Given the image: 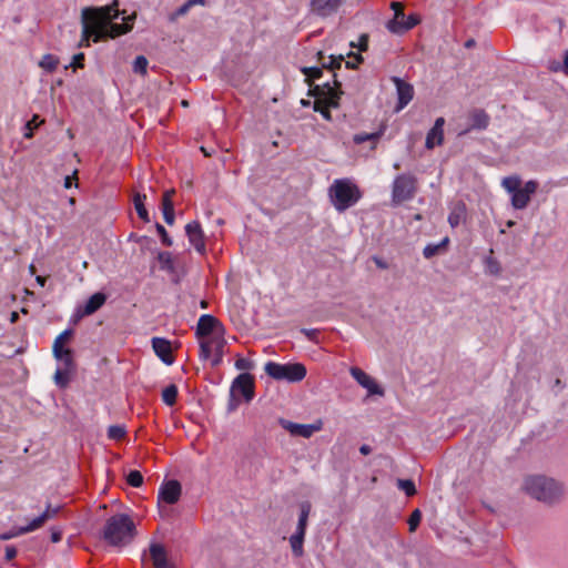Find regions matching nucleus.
I'll use <instances>...</instances> for the list:
<instances>
[{
    "mask_svg": "<svg viewBox=\"0 0 568 568\" xmlns=\"http://www.w3.org/2000/svg\"><path fill=\"white\" fill-rule=\"evenodd\" d=\"M235 367L240 371H250L253 368V362L244 357H237Z\"/></svg>",
    "mask_w": 568,
    "mask_h": 568,
    "instance_id": "nucleus-46",
    "label": "nucleus"
},
{
    "mask_svg": "<svg viewBox=\"0 0 568 568\" xmlns=\"http://www.w3.org/2000/svg\"><path fill=\"white\" fill-rule=\"evenodd\" d=\"M195 4H204V0H187L184 4H182L172 16L171 20L174 21L179 17H182L189 12V10Z\"/></svg>",
    "mask_w": 568,
    "mask_h": 568,
    "instance_id": "nucleus-34",
    "label": "nucleus"
},
{
    "mask_svg": "<svg viewBox=\"0 0 568 568\" xmlns=\"http://www.w3.org/2000/svg\"><path fill=\"white\" fill-rule=\"evenodd\" d=\"M164 221L172 225L174 222V206H162Z\"/></svg>",
    "mask_w": 568,
    "mask_h": 568,
    "instance_id": "nucleus-47",
    "label": "nucleus"
},
{
    "mask_svg": "<svg viewBox=\"0 0 568 568\" xmlns=\"http://www.w3.org/2000/svg\"><path fill=\"white\" fill-rule=\"evenodd\" d=\"M489 118L483 110H474L468 114V125L462 130L459 134L467 132L470 129H485L488 125Z\"/></svg>",
    "mask_w": 568,
    "mask_h": 568,
    "instance_id": "nucleus-21",
    "label": "nucleus"
},
{
    "mask_svg": "<svg viewBox=\"0 0 568 568\" xmlns=\"http://www.w3.org/2000/svg\"><path fill=\"white\" fill-rule=\"evenodd\" d=\"M352 377L371 395H383V389L377 385V383L367 375L364 371L358 367H352L349 371Z\"/></svg>",
    "mask_w": 568,
    "mask_h": 568,
    "instance_id": "nucleus-16",
    "label": "nucleus"
},
{
    "mask_svg": "<svg viewBox=\"0 0 568 568\" xmlns=\"http://www.w3.org/2000/svg\"><path fill=\"white\" fill-rule=\"evenodd\" d=\"M374 262H375L376 266L382 268V270H385V268L388 267L387 263L384 262L383 260L378 258V257H374Z\"/></svg>",
    "mask_w": 568,
    "mask_h": 568,
    "instance_id": "nucleus-60",
    "label": "nucleus"
},
{
    "mask_svg": "<svg viewBox=\"0 0 568 568\" xmlns=\"http://www.w3.org/2000/svg\"><path fill=\"white\" fill-rule=\"evenodd\" d=\"M47 520H48V515L41 514L40 516H38L33 520H31L27 526L19 527L18 534L26 535V534L32 532V531L41 528L45 524Z\"/></svg>",
    "mask_w": 568,
    "mask_h": 568,
    "instance_id": "nucleus-30",
    "label": "nucleus"
},
{
    "mask_svg": "<svg viewBox=\"0 0 568 568\" xmlns=\"http://www.w3.org/2000/svg\"><path fill=\"white\" fill-rule=\"evenodd\" d=\"M145 201H146L145 194L136 193L133 197L134 207H135V211H136L139 217L141 220H143L144 222H149L150 217H149L148 210L145 209V205H144Z\"/></svg>",
    "mask_w": 568,
    "mask_h": 568,
    "instance_id": "nucleus-27",
    "label": "nucleus"
},
{
    "mask_svg": "<svg viewBox=\"0 0 568 568\" xmlns=\"http://www.w3.org/2000/svg\"><path fill=\"white\" fill-rule=\"evenodd\" d=\"M36 281L40 286H44L45 284V278L43 276H37Z\"/></svg>",
    "mask_w": 568,
    "mask_h": 568,
    "instance_id": "nucleus-64",
    "label": "nucleus"
},
{
    "mask_svg": "<svg viewBox=\"0 0 568 568\" xmlns=\"http://www.w3.org/2000/svg\"><path fill=\"white\" fill-rule=\"evenodd\" d=\"M40 123H42V121L39 120L38 115H34L30 121L26 123L23 136L26 139H31L33 135V130L37 129Z\"/></svg>",
    "mask_w": 568,
    "mask_h": 568,
    "instance_id": "nucleus-38",
    "label": "nucleus"
},
{
    "mask_svg": "<svg viewBox=\"0 0 568 568\" xmlns=\"http://www.w3.org/2000/svg\"><path fill=\"white\" fill-rule=\"evenodd\" d=\"M344 0H312V11L318 16L327 17L341 7Z\"/></svg>",
    "mask_w": 568,
    "mask_h": 568,
    "instance_id": "nucleus-19",
    "label": "nucleus"
},
{
    "mask_svg": "<svg viewBox=\"0 0 568 568\" xmlns=\"http://www.w3.org/2000/svg\"><path fill=\"white\" fill-rule=\"evenodd\" d=\"M444 125L445 119L438 118L434 126L429 130L425 142H443L444 141Z\"/></svg>",
    "mask_w": 568,
    "mask_h": 568,
    "instance_id": "nucleus-25",
    "label": "nucleus"
},
{
    "mask_svg": "<svg viewBox=\"0 0 568 568\" xmlns=\"http://www.w3.org/2000/svg\"><path fill=\"white\" fill-rule=\"evenodd\" d=\"M83 61H84V53H78L73 57V61H72L71 65L74 69L83 68Z\"/></svg>",
    "mask_w": 568,
    "mask_h": 568,
    "instance_id": "nucleus-51",
    "label": "nucleus"
},
{
    "mask_svg": "<svg viewBox=\"0 0 568 568\" xmlns=\"http://www.w3.org/2000/svg\"><path fill=\"white\" fill-rule=\"evenodd\" d=\"M390 8L394 10V18L388 21L387 29L392 33H404L420 22V18L417 14H409L407 21L404 22V6L400 2H392Z\"/></svg>",
    "mask_w": 568,
    "mask_h": 568,
    "instance_id": "nucleus-10",
    "label": "nucleus"
},
{
    "mask_svg": "<svg viewBox=\"0 0 568 568\" xmlns=\"http://www.w3.org/2000/svg\"><path fill=\"white\" fill-rule=\"evenodd\" d=\"M62 538V534L60 530L58 529H52L51 530V540L52 542H59Z\"/></svg>",
    "mask_w": 568,
    "mask_h": 568,
    "instance_id": "nucleus-55",
    "label": "nucleus"
},
{
    "mask_svg": "<svg viewBox=\"0 0 568 568\" xmlns=\"http://www.w3.org/2000/svg\"><path fill=\"white\" fill-rule=\"evenodd\" d=\"M302 72L306 75V80L308 82L320 79L323 74V70L321 68H304Z\"/></svg>",
    "mask_w": 568,
    "mask_h": 568,
    "instance_id": "nucleus-43",
    "label": "nucleus"
},
{
    "mask_svg": "<svg viewBox=\"0 0 568 568\" xmlns=\"http://www.w3.org/2000/svg\"><path fill=\"white\" fill-rule=\"evenodd\" d=\"M371 447L368 445H362L361 448H359V452L363 454V455H368L371 453Z\"/></svg>",
    "mask_w": 568,
    "mask_h": 568,
    "instance_id": "nucleus-61",
    "label": "nucleus"
},
{
    "mask_svg": "<svg viewBox=\"0 0 568 568\" xmlns=\"http://www.w3.org/2000/svg\"><path fill=\"white\" fill-rule=\"evenodd\" d=\"M146 68H148L146 58L143 55L136 57V59L134 60V63H133V71L135 73H140V74L144 75L146 73Z\"/></svg>",
    "mask_w": 568,
    "mask_h": 568,
    "instance_id": "nucleus-41",
    "label": "nucleus"
},
{
    "mask_svg": "<svg viewBox=\"0 0 568 568\" xmlns=\"http://www.w3.org/2000/svg\"><path fill=\"white\" fill-rule=\"evenodd\" d=\"M201 348V356L211 361L212 366H217L222 363L224 348L226 346L225 329L212 336L199 341Z\"/></svg>",
    "mask_w": 568,
    "mask_h": 568,
    "instance_id": "nucleus-8",
    "label": "nucleus"
},
{
    "mask_svg": "<svg viewBox=\"0 0 568 568\" xmlns=\"http://www.w3.org/2000/svg\"><path fill=\"white\" fill-rule=\"evenodd\" d=\"M126 481L132 487H140L143 484V476L138 470H131L126 476Z\"/></svg>",
    "mask_w": 568,
    "mask_h": 568,
    "instance_id": "nucleus-39",
    "label": "nucleus"
},
{
    "mask_svg": "<svg viewBox=\"0 0 568 568\" xmlns=\"http://www.w3.org/2000/svg\"><path fill=\"white\" fill-rule=\"evenodd\" d=\"M420 520H422V513L419 509H415L409 518H408V527H409V531L413 532L416 530V528L418 527V525L420 524Z\"/></svg>",
    "mask_w": 568,
    "mask_h": 568,
    "instance_id": "nucleus-42",
    "label": "nucleus"
},
{
    "mask_svg": "<svg viewBox=\"0 0 568 568\" xmlns=\"http://www.w3.org/2000/svg\"><path fill=\"white\" fill-rule=\"evenodd\" d=\"M331 203L338 212L355 205L362 197L359 187L349 179H337L328 189Z\"/></svg>",
    "mask_w": 568,
    "mask_h": 568,
    "instance_id": "nucleus-4",
    "label": "nucleus"
},
{
    "mask_svg": "<svg viewBox=\"0 0 568 568\" xmlns=\"http://www.w3.org/2000/svg\"><path fill=\"white\" fill-rule=\"evenodd\" d=\"M74 371H67L64 368L57 367L55 373L53 375V381L57 386L60 388H65L71 379L72 374Z\"/></svg>",
    "mask_w": 568,
    "mask_h": 568,
    "instance_id": "nucleus-28",
    "label": "nucleus"
},
{
    "mask_svg": "<svg viewBox=\"0 0 568 568\" xmlns=\"http://www.w3.org/2000/svg\"><path fill=\"white\" fill-rule=\"evenodd\" d=\"M135 526L132 519L124 514L110 517L103 528L104 540L114 547L124 546L134 538Z\"/></svg>",
    "mask_w": 568,
    "mask_h": 568,
    "instance_id": "nucleus-3",
    "label": "nucleus"
},
{
    "mask_svg": "<svg viewBox=\"0 0 568 568\" xmlns=\"http://www.w3.org/2000/svg\"><path fill=\"white\" fill-rule=\"evenodd\" d=\"M77 173H78V171H77V170H74V171H73V173H72L71 175H67V176L64 178V183H63V185H64V187H65V189H70V187L72 186L73 180H75V179H77Z\"/></svg>",
    "mask_w": 568,
    "mask_h": 568,
    "instance_id": "nucleus-54",
    "label": "nucleus"
},
{
    "mask_svg": "<svg viewBox=\"0 0 568 568\" xmlns=\"http://www.w3.org/2000/svg\"><path fill=\"white\" fill-rule=\"evenodd\" d=\"M174 193H175L174 190H168L164 192L163 197H162V206H172L173 205L172 196Z\"/></svg>",
    "mask_w": 568,
    "mask_h": 568,
    "instance_id": "nucleus-49",
    "label": "nucleus"
},
{
    "mask_svg": "<svg viewBox=\"0 0 568 568\" xmlns=\"http://www.w3.org/2000/svg\"><path fill=\"white\" fill-rule=\"evenodd\" d=\"M224 329V326L217 318L212 315L204 314L197 321L196 336L199 341H201L202 338L212 336Z\"/></svg>",
    "mask_w": 568,
    "mask_h": 568,
    "instance_id": "nucleus-14",
    "label": "nucleus"
},
{
    "mask_svg": "<svg viewBox=\"0 0 568 568\" xmlns=\"http://www.w3.org/2000/svg\"><path fill=\"white\" fill-rule=\"evenodd\" d=\"M152 347L154 353L162 359L163 363L171 365L174 362L171 343L168 339L153 337Z\"/></svg>",
    "mask_w": 568,
    "mask_h": 568,
    "instance_id": "nucleus-18",
    "label": "nucleus"
},
{
    "mask_svg": "<svg viewBox=\"0 0 568 568\" xmlns=\"http://www.w3.org/2000/svg\"><path fill=\"white\" fill-rule=\"evenodd\" d=\"M464 206H456L448 216V222L452 227H456L459 225L460 221L464 217Z\"/></svg>",
    "mask_w": 568,
    "mask_h": 568,
    "instance_id": "nucleus-35",
    "label": "nucleus"
},
{
    "mask_svg": "<svg viewBox=\"0 0 568 568\" xmlns=\"http://www.w3.org/2000/svg\"><path fill=\"white\" fill-rule=\"evenodd\" d=\"M119 17L118 2L100 8L82 10V38L80 48L90 47V40L98 42L106 38H115L126 33L131 27L128 23H112Z\"/></svg>",
    "mask_w": 568,
    "mask_h": 568,
    "instance_id": "nucleus-1",
    "label": "nucleus"
},
{
    "mask_svg": "<svg viewBox=\"0 0 568 568\" xmlns=\"http://www.w3.org/2000/svg\"><path fill=\"white\" fill-rule=\"evenodd\" d=\"M158 258L164 265H171V263H172L171 254L168 252L159 253Z\"/></svg>",
    "mask_w": 568,
    "mask_h": 568,
    "instance_id": "nucleus-52",
    "label": "nucleus"
},
{
    "mask_svg": "<svg viewBox=\"0 0 568 568\" xmlns=\"http://www.w3.org/2000/svg\"><path fill=\"white\" fill-rule=\"evenodd\" d=\"M72 335V329L63 331L55 337L52 346L58 345V348L62 355H64V353H73L72 349L69 347V342Z\"/></svg>",
    "mask_w": 568,
    "mask_h": 568,
    "instance_id": "nucleus-26",
    "label": "nucleus"
},
{
    "mask_svg": "<svg viewBox=\"0 0 568 568\" xmlns=\"http://www.w3.org/2000/svg\"><path fill=\"white\" fill-rule=\"evenodd\" d=\"M448 243V239L445 237L439 244H428L424 247L423 254L426 258H430L439 253L440 250L445 248Z\"/></svg>",
    "mask_w": 568,
    "mask_h": 568,
    "instance_id": "nucleus-33",
    "label": "nucleus"
},
{
    "mask_svg": "<svg viewBox=\"0 0 568 568\" xmlns=\"http://www.w3.org/2000/svg\"><path fill=\"white\" fill-rule=\"evenodd\" d=\"M18 318H19V314H18V312H12V313L10 314V322H11V323H16V322L18 321Z\"/></svg>",
    "mask_w": 568,
    "mask_h": 568,
    "instance_id": "nucleus-63",
    "label": "nucleus"
},
{
    "mask_svg": "<svg viewBox=\"0 0 568 568\" xmlns=\"http://www.w3.org/2000/svg\"><path fill=\"white\" fill-rule=\"evenodd\" d=\"M348 58L351 60L345 62L347 69H356L363 62V57L359 53H349Z\"/></svg>",
    "mask_w": 568,
    "mask_h": 568,
    "instance_id": "nucleus-44",
    "label": "nucleus"
},
{
    "mask_svg": "<svg viewBox=\"0 0 568 568\" xmlns=\"http://www.w3.org/2000/svg\"><path fill=\"white\" fill-rule=\"evenodd\" d=\"M39 65L48 72H53L59 65V59L53 54H45L39 62Z\"/></svg>",
    "mask_w": 568,
    "mask_h": 568,
    "instance_id": "nucleus-31",
    "label": "nucleus"
},
{
    "mask_svg": "<svg viewBox=\"0 0 568 568\" xmlns=\"http://www.w3.org/2000/svg\"><path fill=\"white\" fill-rule=\"evenodd\" d=\"M150 557L154 568H171L165 548L160 544H151Z\"/></svg>",
    "mask_w": 568,
    "mask_h": 568,
    "instance_id": "nucleus-20",
    "label": "nucleus"
},
{
    "mask_svg": "<svg viewBox=\"0 0 568 568\" xmlns=\"http://www.w3.org/2000/svg\"><path fill=\"white\" fill-rule=\"evenodd\" d=\"M17 550L14 547H7L6 548V559L11 560L16 557Z\"/></svg>",
    "mask_w": 568,
    "mask_h": 568,
    "instance_id": "nucleus-56",
    "label": "nucleus"
},
{
    "mask_svg": "<svg viewBox=\"0 0 568 568\" xmlns=\"http://www.w3.org/2000/svg\"><path fill=\"white\" fill-rule=\"evenodd\" d=\"M106 301V296L105 294L103 293H95L93 294L89 300L88 302L85 303L84 307H83V311H82V315H91L93 314L94 312H97L100 307L103 306V304L105 303Z\"/></svg>",
    "mask_w": 568,
    "mask_h": 568,
    "instance_id": "nucleus-23",
    "label": "nucleus"
},
{
    "mask_svg": "<svg viewBox=\"0 0 568 568\" xmlns=\"http://www.w3.org/2000/svg\"><path fill=\"white\" fill-rule=\"evenodd\" d=\"M352 48H357L361 52H364L368 49V36L362 34L358 39V43L355 44L354 42L351 43Z\"/></svg>",
    "mask_w": 568,
    "mask_h": 568,
    "instance_id": "nucleus-48",
    "label": "nucleus"
},
{
    "mask_svg": "<svg viewBox=\"0 0 568 568\" xmlns=\"http://www.w3.org/2000/svg\"><path fill=\"white\" fill-rule=\"evenodd\" d=\"M334 77V85L329 83H325L323 85H316L313 89L314 95L316 97L314 102V110L320 112L326 120H331V108H336L338 105V100L341 95V83L336 80V74Z\"/></svg>",
    "mask_w": 568,
    "mask_h": 568,
    "instance_id": "nucleus-6",
    "label": "nucleus"
},
{
    "mask_svg": "<svg viewBox=\"0 0 568 568\" xmlns=\"http://www.w3.org/2000/svg\"><path fill=\"white\" fill-rule=\"evenodd\" d=\"M125 428L121 425H112L108 428V436L110 439L120 440L125 436Z\"/></svg>",
    "mask_w": 568,
    "mask_h": 568,
    "instance_id": "nucleus-37",
    "label": "nucleus"
},
{
    "mask_svg": "<svg viewBox=\"0 0 568 568\" xmlns=\"http://www.w3.org/2000/svg\"><path fill=\"white\" fill-rule=\"evenodd\" d=\"M182 494L181 484L178 480H169L161 485L158 495V505L163 511V504L173 505L179 501Z\"/></svg>",
    "mask_w": 568,
    "mask_h": 568,
    "instance_id": "nucleus-12",
    "label": "nucleus"
},
{
    "mask_svg": "<svg viewBox=\"0 0 568 568\" xmlns=\"http://www.w3.org/2000/svg\"><path fill=\"white\" fill-rule=\"evenodd\" d=\"M501 186L511 195V205L516 210L527 207L538 189V182L530 180L521 186V180L518 175L506 176L501 180Z\"/></svg>",
    "mask_w": 568,
    "mask_h": 568,
    "instance_id": "nucleus-5",
    "label": "nucleus"
},
{
    "mask_svg": "<svg viewBox=\"0 0 568 568\" xmlns=\"http://www.w3.org/2000/svg\"><path fill=\"white\" fill-rule=\"evenodd\" d=\"M264 369L268 376L291 383L301 382L306 376V367L301 363L278 364L268 362Z\"/></svg>",
    "mask_w": 568,
    "mask_h": 568,
    "instance_id": "nucleus-7",
    "label": "nucleus"
},
{
    "mask_svg": "<svg viewBox=\"0 0 568 568\" xmlns=\"http://www.w3.org/2000/svg\"><path fill=\"white\" fill-rule=\"evenodd\" d=\"M176 397H178V387L173 384L165 387L162 392V399L169 406H172L175 404Z\"/></svg>",
    "mask_w": 568,
    "mask_h": 568,
    "instance_id": "nucleus-32",
    "label": "nucleus"
},
{
    "mask_svg": "<svg viewBox=\"0 0 568 568\" xmlns=\"http://www.w3.org/2000/svg\"><path fill=\"white\" fill-rule=\"evenodd\" d=\"M59 509H60L59 507L48 506L47 509L42 514L48 515V520H49L57 516V514L59 513Z\"/></svg>",
    "mask_w": 568,
    "mask_h": 568,
    "instance_id": "nucleus-53",
    "label": "nucleus"
},
{
    "mask_svg": "<svg viewBox=\"0 0 568 568\" xmlns=\"http://www.w3.org/2000/svg\"><path fill=\"white\" fill-rule=\"evenodd\" d=\"M378 135L376 134H373V135H365V136H356L354 139V142H366L367 140H371V139H377Z\"/></svg>",
    "mask_w": 568,
    "mask_h": 568,
    "instance_id": "nucleus-58",
    "label": "nucleus"
},
{
    "mask_svg": "<svg viewBox=\"0 0 568 568\" xmlns=\"http://www.w3.org/2000/svg\"><path fill=\"white\" fill-rule=\"evenodd\" d=\"M311 510H312V505L310 501H303L300 504V516H298V523H297L295 531L305 535Z\"/></svg>",
    "mask_w": 568,
    "mask_h": 568,
    "instance_id": "nucleus-24",
    "label": "nucleus"
},
{
    "mask_svg": "<svg viewBox=\"0 0 568 568\" xmlns=\"http://www.w3.org/2000/svg\"><path fill=\"white\" fill-rule=\"evenodd\" d=\"M281 426L287 430L292 436L310 438L315 433L323 429V420L316 419L312 424H297L286 419L280 420Z\"/></svg>",
    "mask_w": 568,
    "mask_h": 568,
    "instance_id": "nucleus-11",
    "label": "nucleus"
},
{
    "mask_svg": "<svg viewBox=\"0 0 568 568\" xmlns=\"http://www.w3.org/2000/svg\"><path fill=\"white\" fill-rule=\"evenodd\" d=\"M392 81L396 85L398 103L396 110L404 109L414 98V88L410 83L402 80L400 78L393 77Z\"/></svg>",
    "mask_w": 568,
    "mask_h": 568,
    "instance_id": "nucleus-15",
    "label": "nucleus"
},
{
    "mask_svg": "<svg viewBox=\"0 0 568 568\" xmlns=\"http://www.w3.org/2000/svg\"><path fill=\"white\" fill-rule=\"evenodd\" d=\"M304 538H305V535L297 532V531H295L290 537V545H291L294 556H296V557H301L304 554V549H303Z\"/></svg>",
    "mask_w": 568,
    "mask_h": 568,
    "instance_id": "nucleus-29",
    "label": "nucleus"
},
{
    "mask_svg": "<svg viewBox=\"0 0 568 568\" xmlns=\"http://www.w3.org/2000/svg\"><path fill=\"white\" fill-rule=\"evenodd\" d=\"M52 354H53V357L59 363V365H58L59 368H64L67 371H75L73 353H64V355H62L58 348V345H55V346H52Z\"/></svg>",
    "mask_w": 568,
    "mask_h": 568,
    "instance_id": "nucleus-22",
    "label": "nucleus"
},
{
    "mask_svg": "<svg viewBox=\"0 0 568 568\" xmlns=\"http://www.w3.org/2000/svg\"><path fill=\"white\" fill-rule=\"evenodd\" d=\"M343 62H344L343 55H338V57L331 55L328 58V62L327 63L324 62L322 65H323V68L328 69L329 71H334L336 69H339Z\"/></svg>",
    "mask_w": 568,
    "mask_h": 568,
    "instance_id": "nucleus-40",
    "label": "nucleus"
},
{
    "mask_svg": "<svg viewBox=\"0 0 568 568\" xmlns=\"http://www.w3.org/2000/svg\"><path fill=\"white\" fill-rule=\"evenodd\" d=\"M488 267H489V272L493 273V274H498L499 272V266L496 262L494 261H490L489 264H488Z\"/></svg>",
    "mask_w": 568,
    "mask_h": 568,
    "instance_id": "nucleus-59",
    "label": "nucleus"
},
{
    "mask_svg": "<svg viewBox=\"0 0 568 568\" xmlns=\"http://www.w3.org/2000/svg\"><path fill=\"white\" fill-rule=\"evenodd\" d=\"M416 193V179L409 174H400L395 178L392 190V202L398 205L409 201Z\"/></svg>",
    "mask_w": 568,
    "mask_h": 568,
    "instance_id": "nucleus-9",
    "label": "nucleus"
},
{
    "mask_svg": "<svg viewBox=\"0 0 568 568\" xmlns=\"http://www.w3.org/2000/svg\"><path fill=\"white\" fill-rule=\"evenodd\" d=\"M219 144H202L200 150L204 156L210 158L219 152Z\"/></svg>",
    "mask_w": 568,
    "mask_h": 568,
    "instance_id": "nucleus-45",
    "label": "nucleus"
},
{
    "mask_svg": "<svg viewBox=\"0 0 568 568\" xmlns=\"http://www.w3.org/2000/svg\"><path fill=\"white\" fill-rule=\"evenodd\" d=\"M231 395L236 397L242 395L246 402L254 397V379L247 373L240 374L232 383Z\"/></svg>",
    "mask_w": 568,
    "mask_h": 568,
    "instance_id": "nucleus-13",
    "label": "nucleus"
},
{
    "mask_svg": "<svg viewBox=\"0 0 568 568\" xmlns=\"http://www.w3.org/2000/svg\"><path fill=\"white\" fill-rule=\"evenodd\" d=\"M21 534H18V528L14 531L6 532L0 536V539L8 540L14 537L20 536Z\"/></svg>",
    "mask_w": 568,
    "mask_h": 568,
    "instance_id": "nucleus-57",
    "label": "nucleus"
},
{
    "mask_svg": "<svg viewBox=\"0 0 568 568\" xmlns=\"http://www.w3.org/2000/svg\"><path fill=\"white\" fill-rule=\"evenodd\" d=\"M185 232L189 237V242L191 245L194 246V248L201 253H205V241H204V234L203 231L199 224V222L193 221L186 224Z\"/></svg>",
    "mask_w": 568,
    "mask_h": 568,
    "instance_id": "nucleus-17",
    "label": "nucleus"
},
{
    "mask_svg": "<svg viewBox=\"0 0 568 568\" xmlns=\"http://www.w3.org/2000/svg\"><path fill=\"white\" fill-rule=\"evenodd\" d=\"M156 229H158V232L161 234L162 236V242L168 245V246H171L172 245V240L169 237L165 229L161 225V224H158L156 225Z\"/></svg>",
    "mask_w": 568,
    "mask_h": 568,
    "instance_id": "nucleus-50",
    "label": "nucleus"
},
{
    "mask_svg": "<svg viewBox=\"0 0 568 568\" xmlns=\"http://www.w3.org/2000/svg\"><path fill=\"white\" fill-rule=\"evenodd\" d=\"M523 489L532 498L547 504H552L562 496V487L559 483L540 475L526 477Z\"/></svg>",
    "mask_w": 568,
    "mask_h": 568,
    "instance_id": "nucleus-2",
    "label": "nucleus"
},
{
    "mask_svg": "<svg viewBox=\"0 0 568 568\" xmlns=\"http://www.w3.org/2000/svg\"><path fill=\"white\" fill-rule=\"evenodd\" d=\"M564 71L568 75V51L566 52L565 59H564Z\"/></svg>",
    "mask_w": 568,
    "mask_h": 568,
    "instance_id": "nucleus-62",
    "label": "nucleus"
},
{
    "mask_svg": "<svg viewBox=\"0 0 568 568\" xmlns=\"http://www.w3.org/2000/svg\"><path fill=\"white\" fill-rule=\"evenodd\" d=\"M397 487L407 496H414L416 494L415 484L410 479H398Z\"/></svg>",
    "mask_w": 568,
    "mask_h": 568,
    "instance_id": "nucleus-36",
    "label": "nucleus"
}]
</instances>
